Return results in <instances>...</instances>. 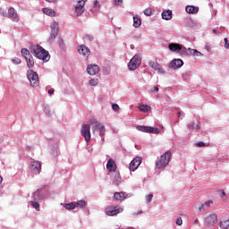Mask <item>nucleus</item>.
Returning a JSON list of instances; mask_svg holds the SVG:
<instances>
[{"instance_id": "17", "label": "nucleus", "mask_w": 229, "mask_h": 229, "mask_svg": "<svg viewBox=\"0 0 229 229\" xmlns=\"http://www.w3.org/2000/svg\"><path fill=\"white\" fill-rule=\"evenodd\" d=\"M182 65H183V61H182L181 59H174L168 65L169 69H180V67H182Z\"/></svg>"}, {"instance_id": "50", "label": "nucleus", "mask_w": 229, "mask_h": 229, "mask_svg": "<svg viewBox=\"0 0 229 229\" xmlns=\"http://www.w3.org/2000/svg\"><path fill=\"white\" fill-rule=\"evenodd\" d=\"M58 44H59V46H64V39H59L58 40Z\"/></svg>"}, {"instance_id": "13", "label": "nucleus", "mask_w": 229, "mask_h": 229, "mask_svg": "<svg viewBox=\"0 0 229 229\" xmlns=\"http://www.w3.org/2000/svg\"><path fill=\"white\" fill-rule=\"evenodd\" d=\"M141 162H142V158L135 157L130 164V166H129L130 171H136V169H139V165H140Z\"/></svg>"}, {"instance_id": "26", "label": "nucleus", "mask_w": 229, "mask_h": 229, "mask_svg": "<svg viewBox=\"0 0 229 229\" xmlns=\"http://www.w3.org/2000/svg\"><path fill=\"white\" fill-rule=\"evenodd\" d=\"M114 185H119L121 183V174L115 173L114 175V180H113Z\"/></svg>"}, {"instance_id": "53", "label": "nucleus", "mask_w": 229, "mask_h": 229, "mask_svg": "<svg viewBox=\"0 0 229 229\" xmlns=\"http://www.w3.org/2000/svg\"><path fill=\"white\" fill-rule=\"evenodd\" d=\"M154 92H158V87L157 86L154 87Z\"/></svg>"}, {"instance_id": "16", "label": "nucleus", "mask_w": 229, "mask_h": 229, "mask_svg": "<svg viewBox=\"0 0 229 229\" xmlns=\"http://www.w3.org/2000/svg\"><path fill=\"white\" fill-rule=\"evenodd\" d=\"M106 169L109 173H115L117 170V165H115V161L113 158H109L106 164Z\"/></svg>"}, {"instance_id": "51", "label": "nucleus", "mask_w": 229, "mask_h": 229, "mask_svg": "<svg viewBox=\"0 0 229 229\" xmlns=\"http://www.w3.org/2000/svg\"><path fill=\"white\" fill-rule=\"evenodd\" d=\"M193 219H194V224L198 225V223H199L198 216L193 217Z\"/></svg>"}, {"instance_id": "21", "label": "nucleus", "mask_w": 229, "mask_h": 229, "mask_svg": "<svg viewBox=\"0 0 229 229\" xmlns=\"http://www.w3.org/2000/svg\"><path fill=\"white\" fill-rule=\"evenodd\" d=\"M162 19H164L165 21H171L173 19V12L171 10L163 12Z\"/></svg>"}, {"instance_id": "34", "label": "nucleus", "mask_w": 229, "mask_h": 229, "mask_svg": "<svg viewBox=\"0 0 229 229\" xmlns=\"http://www.w3.org/2000/svg\"><path fill=\"white\" fill-rule=\"evenodd\" d=\"M144 15H146L147 17H151V15H153V8L148 7V8L145 9Z\"/></svg>"}, {"instance_id": "49", "label": "nucleus", "mask_w": 229, "mask_h": 229, "mask_svg": "<svg viewBox=\"0 0 229 229\" xmlns=\"http://www.w3.org/2000/svg\"><path fill=\"white\" fill-rule=\"evenodd\" d=\"M48 94L51 96V95H53V94H55V89H50L49 90H48Z\"/></svg>"}, {"instance_id": "33", "label": "nucleus", "mask_w": 229, "mask_h": 229, "mask_svg": "<svg viewBox=\"0 0 229 229\" xmlns=\"http://www.w3.org/2000/svg\"><path fill=\"white\" fill-rule=\"evenodd\" d=\"M220 228L228 229L229 228V219L220 222Z\"/></svg>"}, {"instance_id": "8", "label": "nucleus", "mask_w": 229, "mask_h": 229, "mask_svg": "<svg viewBox=\"0 0 229 229\" xmlns=\"http://www.w3.org/2000/svg\"><path fill=\"white\" fill-rule=\"evenodd\" d=\"M124 209L123 208H117L115 206H109L106 208V216H117V214H121Z\"/></svg>"}, {"instance_id": "28", "label": "nucleus", "mask_w": 229, "mask_h": 229, "mask_svg": "<svg viewBox=\"0 0 229 229\" xmlns=\"http://www.w3.org/2000/svg\"><path fill=\"white\" fill-rule=\"evenodd\" d=\"M75 205V208H83V207L87 206V202L85 200H78L77 202H73Z\"/></svg>"}, {"instance_id": "43", "label": "nucleus", "mask_w": 229, "mask_h": 229, "mask_svg": "<svg viewBox=\"0 0 229 229\" xmlns=\"http://www.w3.org/2000/svg\"><path fill=\"white\" fill-rule=\"evenodd\" d=\"M205 210H207L205 205H204V204H201V205L199 207V212H205Z\"/></svg>"}, {"instance_id": "36", "label": "nucleus", "mask_w": 229, "mask_h": 229, "mask_svg": "<svg viewBox=\"0 0 229 229\" xmlns=\"http://www.w3.org/2000/svg\"><path fill=\"white\" fill-rule=\"evenodd\" d=\"M98 131L100 137H105V133L106 131V130L105 129V125L102 124V126H100V129H98Z\"/></svg>"}, {"instance_id": "39", "label": "nucleus", "mask_w": 229, "mask_h": 229, "mask_svg": "<svg viewBox=\"0 0 229 229\" xmlns=\"http://www.w3.org/2000/svg\"><path fill=\"white\" fill-rule=\"evenodd\" d=\"M112 108L114 112H119V110H121V107H119V105L117 104H112Z\"/></svg>"}, {"instance_id": "12", "label": "nucleus", "mask_w": 229, "mask_h": 229, "mask_svg": "<svg viewBox=\"0 0 229 229\" xmlns=\"http://www.w3.org/2000/svg\"><path fill=\"white\" fill-rule=\"evenodd\" d=\"M59 27L58 23L54 22L51 24L50 40H55L58 37Z\"/></svg>"}, {"instance_id": "11", "label": "nucleus", "mask_w": 229, "mask_h": 229, "mask_svg": "<svg viewBox=\"0 0 229 229\" xmlns=\"http://www.w3.org/2000/svg\"><path fill=\"white\" fill-rule=\"evenodd\" d=\"M148 65L154 69V71H157L159 74H165V71H164V68H162L157 61H149Z\"/></svg>"}, {"instance_id": "32", "label": "nucleus", "mask_w": 229, "mask_h": 229, "mask_svg": "<svg viewBox=\"0 0 229 229\" xmlns=\"http://www.w3.org/2000/svg\"><path fill=\"white\" fill-rule=\"evenodd\" d=\"M189 51H190V55H191V56H201V52H199L196 49L189 48Z\"/></svg>"}, {"instance_id": "27", "label": "nucleus", "mask_w": 229, "mask_h": 229, "mask_svg": "<svg viewBox=\"0 0 229 229\" xmlns=\"http://www.w3.org/2000/svg\"><path fill=\"white\" fill-rule=\"evenodd\" d=\"M140 24H142V21L138 16L133 17V26L134 28H140Z\"/></svg>"}, {"instance_id": "42", "label": "nucleus", "mask_w": 229, "mask_h": 229, "mask_svg": "<svg viewBox=\"0 0 229 229\" xmlns=\"http://www.w3.org/2000/svg\"><path fill=\"white\" fill-rule=\"evenodd\" d=\"M175 223L178 226H182V225H183V220H182V217H178Z\"/></svg>"}, {"instance_id": "46", "label": "nucleus", "mask_w": 229, "mask_h": 229, "mask_svg": "<svg viewBox=\"0 0 229 229\" xmlns=\"http://www.w3.org/2000/svg\"><path fill=\"white\" fill-rule=\"evenodd\" d=\"M197 148H205V142L199 141L196 143Z\"/></svg>"}, {"instance_id": "14", "label": "nucleus", "mask_w": 229, "mask_h": 229, "mask_svg": "<svg viewBox=\"0 0 229 229\" xmlns=\"http://www.w3.org/2000/svg\"><path fill=\"white\" fill-rule=\"evenodd\" d=\"M78 52L85 58H89V56H90V49L85 45L79 46Z\"/></svg>"}, {"instance_id": "35", "label": "nucleus", "mask_w": 229, "mask_h": 229, "mask_svg": "<svg viewBox=\"0 0 229 229\" xmlns=\"http://www.w3.org/2000/svg\"><path fill=\"white\" fill-rule=\"evenodd\" d=\"M30 205L33 207V208H36L38 211H40V204L38 202L30 201Z\"/></svg>"}, {"instance_id": "6", "label": "nucleus", "mask_w": 229, "mask_h": 229, "mask_svg": "<svg viewBox=\"0 0 229 229\" xmlns=\"http://www.w3.org/2000/svg\"><path fill=\"white\" fill-rule=\"evenodd\" d=\"M81 134L84 137L86 142H89L91 139L90 125L89 123L82 124Z\"/></svg>"}, {"instance_id": "41", "label": "nucleus", "mask_w": 229, "mask_h": 229, "mask_svg": "<svg viewBox=\"0 0 229 229\" xmlns=\"http://www.w3.org/2000/svg\"><path fill=\"white\" fill-rule=\"evenodd\" d=\"M212 203H214V201L212 200H208L204 203V207H206V208H210V206L212 205Z\"/></svg>"}, {"instance_id": "24", "label": "nucleus", "mask_w": 229, "mask_h": 229, "mask_svg": "<svg viewBox=\"0 0 229 229\" xmlns=\"http://www.w3.org/2000/svg\"><path fill=\"white\" fill-rule=\"evenodd\" d=\"M43 13H46V15H48L49 17H55V15H56V12L49 8H43Z\"/></svg>"}, {"instance_id": "44", "label": "nucleus", "mask_w": 229, "mask_h": 229, "mask_svg": "<svg viewBox=\"0 0 229 229\" xmlns=\"http://www.w3.org/2000/svg\"><path fill=\"white\" fill-rule=\"evenodd\" d=\"M114 6H119V5L123 4V0H114Z\"/></svg>"}, {"instance_id": "59", "label": "nucleus", "mask_w": 229, "mask_h": 229, "mask_svg": "<svg viewBox=\"0 0 229 229\" xmlns=\"http://www.w3.org/2000/svg\"><path fill=\"white\" fill-rule=\"evenodd\" d=\"M95 4H98V1H95Z\"/></svg>"}, {"instance_id": "10", "label": "nucleus", "mask_w": 229, "mask_h": 229, "mask_svg": "<svg viewBox=\"0 0 229 229\" xmlns=\"http://www.w3.org/2000/svg\"><path fill=\"white\" fill-rule=\"evenodd\" d=\"M85 3L87 0H79L75 6V13L77 16L82 15L83 12H85Z\"/></svg>"}, {"instance_id": "54", "label": "nucleus", "mask_w": 229, "mask_h": 229, "mask_svg": "<svg viewBox=\"0 0 229 229\" xmlns=\"http://www.w3.org/2000/svg\"><path fill=\"white\" fill-rule=\"evenodd\" d=\"M3 183V177L0 175V185Z\"/></svg>"}, {"instance_id": "23", "label": "nucleus", "mask_w": 229, "mask_h": 229, "mask_svg": "<svg viewBox=\"0 0 229 229\" xmlns=\"http://www.w3.org/2000/svg\"><path fill=\"white\" fill-rule=\"evenodd\" d=\"M169 49L170 51H182V46L180 44L172 43L169 44Z\"/></svg>"}, {"instance_id": "47", "label": "nucleus", "mask_w": 229, "mask_h": 229, "mask_svg": "<svg viewBox=\"0 0 229 229\" xmlns=\"http://www.w3.org/2000/svg\"><path fill=\"white\" fill-rule=\"evenodd\" d=\"M224 41H225V49H229L228 38H225Z\"/></svg>"}, {"instance_id": "58", "label": "nucleus", "mask_w": 229, "mask_h": 229, "mask_svg": "<svg viewBox=\"0 0 229 229\" xmlns=\"http://www.w3.org/2000/svg\"><path fill=\"white\" fill-rule=\"evenodd\" d=\"M178 115H179V117H180V115H182V112H179V113H178Z\"/></svg>"}, {"instance_id": "55", "label": "nucleus", "mask_w": 229, "mask_h": 229, "mask_svg": "<svg viewBox=\"0 0 229 229\" xmlns=\"http://www.w3.org/2000/svg\"><path fill=\"white\" fill-rule=\"evenodd\" d=\"M33 196H38V191L34 192Z\"/></svg>"}, {"instance_id": "38", "label": "nucleus", "mask_w": 229, "mask_h": 229, "mask_svg": "<svg viewBox=\"0 0 229 229\" xmlns=\"http://www.w3.org/2000/svg\"><path fill=\"white\" fill-rule=\"evenodd\" d=\"M188 126L191 130H199V124H194V123H190Z\"/></svg>"}, {"instance_id": "9", "label": "nucleus", "mask_w": 229, "mask_h": 229, "mask_svg": "<svg viewBox=\"0 0 229 229\" xmlns=\"http://www.w3.org/2000/svg\"><path fill=\"white\" fill-rule=\"evenodd\" d=\"M206 226H214L217 223V215L211 213L206 216L204 221Z\"/></svg>"}, {"instance_id": "25", "label": "nucleus", "mask_w": 229, "mask_h": 229, "mask_svg": "<svg viewBox=\"0 0 229 229\" xmlns=\"http://www.w3.org/2000/svg\"><path fill=\"white\" fill-rule=\"evenodd\" d=\"M198 7L193 6V5H188L186 6V12L187 13H198Z\"/></svg>"}, {"instance_id": "18", "label": "nucleus", "mask_w": 229, "mask_h": 229, "mask_svg": "<svg viewBox=\"0 0 229 229\" xmlns=\"http://www.w3.org/2000/svg\"><path fill=\"white\" fill-rule=\"evenodd\" d=\"M114 198L118 201H123V199L130 198V196L126 194V192L121 191V192H114Z\"/></svg>"}, {"instance_id": "15", "label": "nucleus", "mask_w": 229, "mask_h": 229, "mask_svg": "<svg viewBox=\"0 0 229 229\" xmlns=\"http://www.w3.org/2000/svg\"><path fill=\"white\" fill-rule=\"evenodd\" d=\"M87 72L89 73L90 76H95L99 72V66L98 64H89L87 67Z\"/></svg>"}, {"instance_id": "45", "label": "nucleus", "mask_w": 229, "mask_h": 229, "mask_svg": "<svg viewBox=\"0 0 229 229\" xmlns=\"http://www.w3.org/2000/svg\"><path fill=\"white\" fill-rule=\"evenodd\" d=\"M12 62L16 65H19V64H21V59L20 58L12 59Z\"/></svg>"}, {"instance_id": "1", "label": "nucleus", "mask_w": 229, "mask_h": 229, "mask_svg": "<svg viewBox=\"0 0 229 229\" xmlns=\"http://www.w3.org/2000/svg\"><path fill=\"white\" fill-rule=\"evenodd\" d=\"M30 52L38 60H43V62H49L51 55H49V52L44 49L39 45H34L30 47Z\"/></svg>"}, {"instance_id": "57", "label": "nucleus", "mask_w": 229, "mask_h": 229, "mask_svg": "<svg viewBox=\"0 0 229 229\" xmlns=\"http://www.w3.org/2000/svg\"><path fill=\"white\" fill-rule=\"evenodd\" d=\"M213 33H217V30H213Z\"/></svg>"}, {"instance_id": "60", "label": "nucleus", "mask_w": 229, "mask_h": 229, "mask_svg": "<svg viewBox=\"0 0 229 229\" xmlns=\"http://www.w3.org/2000/svg\"><path fill=\"white\" fill-rule=\"evenodd\" d=\"M140 214H142V211H140Z\"/></svg>"}, {"instance_id": "20", "label": "nucleus", "mask_w": 229, "mask_h": 229, "mask_svg": "<svg viewBox=\"0 0 229 229\" xmlns=\"http://www.w3.org/2000/svg\"><path fill=\"white\" fill-rule=\"evenodd\" d=\"M9 17L13 19L14 21H19V16L17 15V12L15 11V8L10 7L8 10Z\"/></svg>"}, {"instance_id": "52", "label": "nucleus", "mask_w": 229, "mask_h": 229, "mask_svg": "<svg viewBox=\"0 0 229 229\" xmlns=\"http://www.w3.org/2000/svg\"><path fill=\"white\" fill-rule=\"evenodd\" d=\"M47 3H56L57 0H45Z\"/></svg>"}, {"instance_id": "4", "label": "nucleus", "mask_w": 229, "mask_h": 229, "mask_svg": "<svg viewBox=\"0 0 229 229\" xmlns=\"http://www.w3.org/2000/svg\"><path fill=\"white\" fill-rule=\"evenodd\" d=\"M27 77H28V80L30 81V84L32 87H38V83H39L38 74L35 71L29 70L27 72Z\"/></svg>"}, {"instance_id": "5", "label": "nucleus", "mask_w": 229, "mask_h": 229, "mask_svg": "<svg viewBox=\"0 0 229 229\" xmlns=\"http://www.w3.org/2000/svg\"><path fill=\"white\" fill-rule=\"evenodd\" d=\"M136 129L138 131H142L143 133H154L155 135H158V133H160V129L155 127L140 125L137 126Z\"/></svg>"}, {"instance_id": "3", "label": "nucleus", "mask_w": 229, "mask_h": 229, "mask_svg": "<svg viewBox=\"0 0 229 229\" xmlns=\"http://www.w3.org/2000/svg\"><path fill=\"white\" fill-rule=\"evenodd\" d=\"M140 64H142L140 55H135L129 62L128 67L130 71H135L137 68L140 67Z\"/></svg>"}, {"instance_id": "40", "label": "nucleus", "mask_w": 229, "mask_h": 229, "mask_svg": "<svg viewBox=\"0 0 229 229\" xmlns=\"http://www.w3.org/2000/svg\"><path fill=\"white\" fill-rule=\"evenodd\" d=\"M153 199V194H148L146 196V201L147 203H151V200Z\"/></svg>"}, {"instance_id": "22", "label": "nucleus", "mask_w": 229, "mask_h": 229, "mask_svg": "<svg viewBox=\"0 0 229 229\" xmlns=\"http://www.w3.org/2000/svg\"><path fill=\"white\" fill-rule=\"evenodd\" d=\"M25 60L27 62V66L29 67V69H33V67H35V59H33V55L27 57Z\"/></svg>"}, {"instance_id": "56", "label": "nucleus", "mask_w": 229, "mask_h": 229, "mask_svg": "<svg viewBox=\"0 0 229 229\" xmlns=\"http://www.w3.org/2000/svg\"><path fill=\"white\" fill-rule=\"evenodd\" d=\"M224 196H226V193H225V191L222 192V198H223Z\"/></svg>"}, {"instance_id": "37", "label": "nucleus", "mask_w": 229, "mask_h": 229, "mask_svg": "<svg viewBox=\"0 0 229 229\" xmlns=\"http://www.w3.org/2000/svg\"><path fill=\"white\" fill-rule=\"evenodd\" d=\"M98 79H91L89 80V85H91V87H97V85H98Z\"/></svg>"}, {"instance_id": "29", "label": "nucleus", "mask_w": 229, "mask_h": 229, "mask_svg": "<svg viewBox=\"0 0 229 229\" xmlns=\"http://www.w3.org/2000/svg\"><path fill=\"white\" fill-rule=\"evenodd\" d=\"M21 55L25 58V60L27 58H30V56H31V54L30 53V50H28V48H22L21 49Z\"/></svg>"}, {"instance_id": "48", "label": "nucleus", "mask_w": 229, "mask_h": 229, "mask_svg": "<svg viewBox=\"0 0 229 229\" xmlns=\"http://www.w3.org/2000/svg\"><path fill=\"white\" fill-rule=\"evenodd\" d=\"M45 114L49 116L51 115V111L49 109H45Z\"/></svg>"}, {"instance_id": "19", "label": "nucleus", "mask_w": 229, "mask_h": 229, "mask_svg": "<svg viewBox=\"0 0 229 229\" xmlns=\"http://www.w3.org/2000/svg\"><path fill=\"white\" fill-rule=\"evenodd\" d=\"M89 124H93V126H92L93 133L98 131H99L100 126L103 125L99 122L96 121L95 119L89 120Z\"/></svg>"}, {"instance_id": "2", "label": "nucleus", "mask_w": 229, "mask_h": 229, "mask_svg": "<svg viewBox=\"0 0 229 229\" xmlns=\"http://www.w3.org/2000/svg\"><path fill=\"white\" fill-rule=\"evenodd\" d=\"M171 151L167 150L165 152L160 158L156 162L157 169H165L169 163L171 162Z\"/></svg>"}, {"instance_id": "31", "label": "nucleus", "mask_w": 229, "mask_h": 229, "mask_svg": "<svg viewBox=\"0 0 229 229\" xmlns=\"http://www.w3.org/2000/svg\"><path fill=\"white\" fill-rule=\"evenodd\" d=\"M139 110H140V112H149V110H151V106L148 105H140L139 106Z\"/></svg>"}, {"instance_id": "7", "label": "nucleus", "mask_w": 229, "mask_h": 229, "mask_svg": "<svg viewBox=\"0 0 229 229\" xmlns=\"http://www.w3.org/2000/svg\"><path fill=\"white\" fill-rule=\"evenodd\" d=\"M40 171H42V163L40 161H31L30 173L32 174H40Z\"/></svg>"}, {"instance_id": "30", "label": "nucleus", "mask_w": 229, "mask_h": 229, "mask_svg": "<svg viewBox=\"0 0 229 229\" xmlns=\"http://www.w3.org/2000/svg\"><path fill=\"white\" fill-rule=\"evenodd\" d=\"M64 207L66 208V210H74V208H76L74 202L66 203L64 205Z\"/></svg>"}]
</instances>
